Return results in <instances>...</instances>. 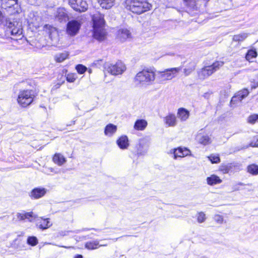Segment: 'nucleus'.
Segmentation results:
<instances>
[{"mask_svg": "<svg viewBox=\"0 0 258 258\" xmlns=\"http://www.w3.org/2000/svg\"><path fill=\"white\" fill-rule=\"evenodd\" d=\"M155 80L156 71L146 69L137 74L134 78V82L137 86L147 87L153 85Z\"/></svg>", "mask_w": 258, "mask_h": 258, "instance_id": "1", "label": "nucleus"}, {"mask_svg": "<svg viewBox=\"0 0 258 258\" xmlns=\"http://www.w3.org/2000/svg\"><path fill=\"white\" fill-rule=\"evenodd\" d=\"M92 21L94 38L99 41L104 40L106 37V32L104 28L105 25L104 16L97 12L93 15Z\"/></svg>", "mask_w": 258, "mask_h": 258, "instance_id": "2", "label": "nucleus"}, {"mask_svg": "<svg viewBox=\"0 0 258 258\" xmlns=\"http://www.w3.org/2000/svg\"><path fill=\"white\" fill-rule=\"evenodd\" d=\"M124 7L134 13L140 14L150 10L152 5L143 0H125Z\"/></svg>", "mask_w": 258, "mask_h": 258, "instance_id": "3", "label": "nucleus"}, {"mask_svg": "<svg viewBox=\"0 0 258 258\" xmlns=\"http://www.w3.org/2000/svg\"><path fill=\"white\" fill-rule=\"evenodd\" d=\"M181 70V67H177L165 69L163 71H156V79L159 83H163L175 78Z\"/></svg>", "mask_w": 258, "mask_h": 258, "instance_id": "4", "label": "nucleus"}, {"mask_svg": "<svg viewBox=\"0 0 258 258\" xmlns=\"http://www.w3.org/2000/svg\"><path fill=\"white\" fill-rule=\"evenodd\" d=\"M34 95L31 90H21L19 91L17 101L22 107H26L33 101Z\"/></svg>", "mask_w": 258, "mask_h": 258, "instance_id": "5", "label": "nucleus"}, {"mask_svg": "<svg viewBox=\"0 0 258 258\" xmlns=\"http://www.w3.org/2000/svg\"><path fill=\"white\" fill-rule=\"evenodd\" d=\"M104 69L105 72L112 75H120L126 70L125 65L121 61H118L115 64L106 62L104 64Z\"/></svg>", "mask_w": 258, "mask_h": 258, "instance_id": "6", "label": "nucleus"}, {"mask_svg": "<svg viewBox=\"0 0 258 258\" xmlns=\"http://www.w3.org/2000/svg\"><path fill=\"white\" fill-rule=\"evenodd\" d=\"M223 64V61H217L211 66L205 67L199 72V76L201 79H204L219 70Z\"/></svg>", "mask_w": 258, "mask_h": 258, "instance_id": "7", "label": "nucleus"}, {"mask_svg": "<svg viewBox=\"0 0 258 258\" xmlns=\"http://www.w3.org/2000/svg\"><path fill=\"white\" fill-rule=\"evenodd\" d=\"M0 1L2 7L5 9H8L11 14H18L21 12L18 0H0Z\"/></svg>", "mask_w": 258, "mask_h": 258, "instance_id": "8", "label": "nucleus"}, {"mask_svg": "<svg viewBox=\"0 0 258 258\" xmlns=\"http://www.w3.org/2000/svg\"><path fill=\"white\" fill-rule=\"evenodd\" d=\"M69 4L74 10L80 12H85L88 7L86 0H69Z\"/></svg>", "mask_w": 258, "mask_h": 258, "instance_id": "9", "label": "nucleus"}, {"mask_svg": "<svg viewBox=\"0 0 258 258\" xmlns=\"http://www.w3.org/2000/svg\"><path fill=\"white\" fill-rule=\"evenodd\" d=\"M5 25L8 27L11 35L14 36H20L22 34L21 26L18 23L12 22L9 20H6Z\"/></svg>", "mask_w": 258, "mask_h": 258, "instance_id": "10", "label": "nucleus"}, {"mask_svg": "<svg viewBox=\"0 0 258 258\" xmlns=\"http://www.w3.org/2000/svg\"><path fill=\"white\" fill-rule=\"evenodd\" d=\"M81 25V22L77 20H74L69 21L67 24V33L71 36L76 35L78 33Z\"/></svg>", "mask_w": 258, "mask_h": 258, "instance_id": "11", "label": "nucleus"}, {"mask_svg": "<svg viewBox=\"0 0 258 258\" xmlns=\"http://www.w3.org/2000/svg\"><path fill=\"white\" fill-rule=\"evenodd\" d=\"M117 38L121 42H124L128 39L132 38V33L126 28H120L117 32Z\"/></svg>", "mask_w": 258, "mask_h": 258, "instance_id": "12", "label": "nucleus"}, {"mask_svg": "<svg viewBox=\"0 0 258 258\" xmlns=\"http://www.w3.org/2000/svg\"><path fill=\"white\" fill-rule=\"evenodd\" d=\"M47 191V189L43 187L35 188L30 193V196L31 198L38 199L43 197Z\"/></svg>", "mask_w": 258, "mask_h": 258, "instance_id": "13", "label": "nucleus"}, {"mask_svg": "<svg viewBox=\"0 0 258 258\" xmlns=\"http://www.w3.org/2000/svg\"><path fill=\"white\" fill-rule=\"evenodd\" d=\"M44 30L49 35L50 38L54 42H56L58 40V32L56 29L50 25H45Z\"/></svg>", "mask_w": 258, "mask_h": 258, "instance_id": "14", "label": "nucleus"}, {"mask_svg": "<svg viewBox=\"0 0 258 258\" xmlns=\"http://www.w3.org/2000/svg\"><path fill=\"white\" fill-rule=\"evenodd\" d=\"M173 153L174 154V158L176 159L178 157H184L190 155V151L187 148H182L181 147H179L174 149Z\"/></svg>", "mask_w": 258, "mask_h": 258, "instance_id": "15", "label": "nucleus"}, {"mask_svg": "<svg viewBox=\"0 0 258 258\" xmlns=\"http://www.w3.org/2000/svg\"><path fill=\"white\" fill-rule=\"evenodd\" d=\"M165 124L168 126L174 127L177 124V119L176 115L173 113H169L164 119Z\"/></svg>", "mask_w": 258, "mask_h": 258, "instance_id": "16", "label": "nucleus"}, {"mask_svg": "<svg viewBox=\"0 0 258 258\" xmlns=\"http://www.w3.org/2000/svg\"><path fill=\"white\" fill-rule=\"evenodd\" d=\"M196 140L199 143L203 145H209L212 142V140L208 135L202 133H199L197 135Z\"/></svg>", "mask_w": 258, "mask_h": 258, "instance_id": "17", "label": "nucleus"}, {"mask_svg": "<svg viewBox=\"0 0 258 258\" xmlns=\"http://www.w3.org/2000/svg\"><path fill=\"white\" fill-rule=\"evenodd\" d=\"M249 94V91L247 89H244L237 93L236 95L232 98L231 102L235 103L237 101H241Z\"/></svg>", "mask_w": 258, "mask_h": 258, "instance_id": "18", "label": "nucleus"}, {"mask_svg": "<svg viewBox=\"0 0 258 258\" xmlns=\"http://www.w3.org/2000/svg\"><path fill=\"white\" fill-rule=\"evenodd\" d=\"M66 10L63 8H58L55 13V18L59 22L66 21L68 19Z\"/></svg>", "mask_w": 258, "mask_h": 258, "instance_id": "19", "label": "nucleus"}, {"mask_svg": "<svg viewBox=\"0 0 258 258\" xmlns=\"http://www.w3.org/2000/svg\"><path fill=\"white\" fill-rule=\"evenodd\" d=\"M118 147L122 150L126 149L129 146L128 138L126 136H121L116 141Z\"/></svg>", "mask_w": 258, "mask_h": 258, "instance_id": "20", "label": "nucleus"}, {"mask_svg": "<svg viewBox=\"0 0 258 258\" xmlns=\"http://www.w3.org/2000/svg\"><path fill=\"white\" fill-rule=\"evenodd\" d=\"M177 115L181 121H185L189 117V112L184 108H180L178 109Z\"/></svg>", "mask_w": 258, "mask_h": 258, "instance_id": "21", "label": "nucleus"}, {"mask_svg": "<svg viewBox=\"0 0 258 258\" xmlns=\"http://www.w3.org/2000/svg\"><path fill=\"white\" fill-rule=\"evenodd\" d=\"M38 221L37 225L40 229L43 230L46 229L51 226V223L49 221V219H43L40 218Z\"/></svg>", "mask_w": 258, "mask_h": 258, "instance_id": "22", "label": "nucleus"}, {"mask_svg": "<svg viewBox=\"0 0 258 258\" xmlns=\"http://www.w3.org/2000/svg\"><path fill=\"white\" fill-rule=\"evenodd\" d=\"M53 162L58 166H61L67 161L66 158L60 153H56L53 157Z\"/></svg>", "mask_w": 258, "mask_h": 258, "instance_id": "23", "label": "nucleus"}, {"mask_svg": "<svg viewBox=\"0 0 258 258\" xmlns=\"http://www.w3.org/2000/svg\"><path fill=\"white\" fill-rule=\"evenodd\" d=\"M107 244L99 245V241L97 240L88 241L85 243V247L90 250L95 249L99 246H106Z\"/></svg>", "mask_w": 258, "mask_h": 258, "instance_id": "24", "label": "nucleus"}, {"mask_svg": "<svg viewBox=\"0 0 258 258\" xmlns=\"http://www.w3.org/2000/svg\"><path fill=\"white\" fill-rule=\"evenodd\" d=\"M117 131V126L112 123L107 124L104 130V134L108 137L112 136Z\"/></svg>", "mask_w": 258, "mask_h": 258, "instance_id": "25", "label": "nucleus"}, {"mask_svg": "<svg viewBox=\"0 0 258 258\" xmlns=\"http://www.w3.org/2000/svg\"><path fill=\"white\" fill-rule=\"evenodd\" d=\"M147 121L145 119H138L135 123L134 128L138 131H143L147 126Z\"/></svg>", "mask_w": 258, "mask_h": 258, "instance_id": "26", "label": "nucleus"}, {"mask_svg": "<svg viewBox=\"0 0 258 258\" xmlns=\"http://www.w3.org/2000/svg\"><path fill=\"white\" fill-rule=\"evenodd\" d=\"M100 6L103 9H109L114 4L115 0H97Z\"/></svg>", "mask_w": 258, "mask_h": 258, "instance_id": "27", "label": "nucleus"}, {"mask_svg": "<svg viewBox=\"0 0 258 258\" xmlns=\"http://www.w3.org/2000/svg\"><path fill=\"white\" fill-rule=\"evenodd\" d=\"M207 182L209 185H213L220 183L222 182V180L218 176L215 175H212L211 176L207 177Z\"/></svg>", "mask_w": 258, "mask_h": 258, "instance_id": "28", "label": "nucleus"}, {"mask_svg": "<svg viewBox=\"0 0 258 258\" xmlns=\"http://www.w3.org/2000/svg\"><path fill=\"white\" fill-rule=\"evenodd\" d=\"M196 68V64L193 62H189L186 68L184 69V74L185 76L190 75Z\"/></svg>", "mask_w": 258, "mask_h": 258, "instance_id": "29", "label": "nucleus"}, {"mask_svg": "<svg viewBox=\"0 0 258 258\" xmlns=\"http://www.w3.org/2000/svg\"><path fill=\"white\" fill-rule=\"evenodd\" d=\"M247 36L248 34L245 33L235 35L233 37V40L236 42L243 41L247 37Z\"/></svg>", "mask_w": 258, "mask_h": 258, "instance_id": "30", "label": "nucleus"}, {"mask_svg": "<svg viewBox=\"0 0 258 258\" xmlns=\"http://www.w3.org/2000/svg\"><path fill=\"white\" fill-rule=\"evenodd\" d=\"M248 172L253 175L258 174V166L255 164H251L247 167Z\"/></svg>", "mask_w": 258, "mask_h": 258, "instance_id": "31", "label": "nucleus"}, {"mask_svg": "<svg viewBox=\"0 0 258 258\" xmlns=\"http://www.w3.org/2000/svg\"><path fill=\"white\" fill-rule=\"evenodd\" d=\"M68 54L66 52L61 53L55 56V60L57 62H61L67 58Z\"/></svg>", "mask_w": 258, "mask_h": 258, "instance_id": "32", "label": "nucleus"}, {"mask_svg": "<svg viewBox=\"0 0 258 258\" xmlns=\"http://www.w3.org/2000/svg\"><path fill=\"white\" fill-rule=\"evenodd\" d=\"M257 56V52L255 50H249L246 53L245 56V58L246 60L248 61H250L253 58L256 57Z\"/></svg>", "mask_w": 258, "mask_h": 258, "instance_id": "33", "label": "nucleus"}, {"mask_svg": "<svg viewBox=\"0 0 258 258\" xmlns=\"http://www.w3.org/2000/svg\"><path fill=\"white\" fill-rule=\"evenodd\" d=\"M212 163H218L220 162V159L217 154H211L208 157Z\"/></svg>", "mask_w": 258, "mask_h": 258, "instance_id": "34", "label": "nucleus"}, {"mask_svg": "<svg viewBox=\"0 0 258 258\" xmlns=\"http://www.w3.org/2000/svg\"><path fill=\"white\" fill-rule=\"evenodd\" d=\"M27 242L29 244L34 246L38 243V240L36 237L32 236L28 238Z\"/></svg>", "mask_w": 258, "mask_h": 258, "instance_id": "35", "label": "nucleus"}, {"mask_svg": "<svg viewBox=\"0 0 258 258\" xmlns=\"http://www.w3.org/2000/svg\"><path fill=\"white\" fill-rule=\"evenodd\" d=\"M30 23L35 27H39L41 23V19L39 17L34 16V18L30 21Z\"/></svg>", "mask_w": 258, "mask_h": 258, "instance_id": "36", "label": "nucleus"}, {"mask_svg": "<svg viewBox=\"0 0 258 258\" xmlns=\"http://www.w3.org/2000/svg\"><path fill=\"white\" fill-rule=\"evenodd\" d=\"M76 69L77 72L81 74H84L87 70L86 67L82 64H78L76 66Z\"/></svg>", "mask_w": 258, "mask_h": 258, "instance_id": "37", "label": "nucleus"}, {"mask_svg": "<svg viewBox=\"0 0 258 258\" xmlns=\"http://www.w3.org/2000/svg\"><path fill=\"white\" fill-rule=\"evenodd\" d=\"M258 119V115L257 114H253L250 115L247 119L248 122L253 124L255 122L256 120Z\"/></svg>", "mask_w": 258, "mask_h": 258, "instance_id": "38", "label": "nucleus"}, {"mask_svg": "<svg viewBox=\"0 0 258 258\" xmlns=\"http://www.w3.org/2000/svg\"><path fill=\"white\" fill-rule=\"evenodd\" d=\"M76 78V75L74 74H69L67 76V80L70 83L74 82Z\"/></svg>", "mask_w": 258, "mask_h": 258, "instance_id": "39", "label": "nucleus"}, {"mask_svg": "<svg viewBox=\"0 0 258 258\" xmlns=\"http://www.w3.org/2000/svg\"><path fill=\"white\" fill-rule=\"evenodd\" d=\"M197 219L199 223H203L206 219L205 214L203 212L199 213Z\"/></svg>", "mask_w": 258, "mask_h": 258, "instance_id": "40", "label": "nucleus"}, {"mask_svg": "<svg viewBox=\"0 0 258 258\" xmlns=\"http://www.w3.org/2000/svg\"><path fill=\"white\" fill-rule=\"evenodd\" d=\"M30 218H32L33 219L36 218V216L33 214V212H28L25 213V218L26 219H28L29 221H32L31 220H30Z\"/></svg>", "mask_w": 258, "mask_h": 258, "instance_id": "41", "label": "nucleus"}, {"mask_svg": "<svg viewBox=\"0 0 258 258\" xmlns=\"http://www.w3.org/2000/svg\"><path fill=\"white\" fill-rule=\"evenodd\" d=\"M215 221L219 224H221L223 222V217L220 215H216L214 217Z\"/></svg>", "mask_w": 258, "mask_h": 258, "instance_id": "42", "label": "nucleus"}, {"mask_svg": "<svg viewBox=\"0 0 258 258\" xmlns=\"http://www.w3.org/2000/svg\"><path fill=\"white\" fill-rule=\"evenodd\" d=\"M244 184L242 182H238L235 185H234L232 187L233 191H237L240 190V186L243 185Z\"/></svg>", "mask_w": 258, "mask_h": 258, "instance_id": "43", "label": "nucleus"}, {"mask_svg": "<svg viewBox=\"0 0 258 258\" xmlns=\"http://www.w3.org/2000/svg\"><path fill=\"white\" fill-rule=\"evenodd\" d=\"M44 172L46 174H50L51 172L56 173V172L55 171V170L52 168H48L46 169H44Z\"/></svg>", "mask_w": 258, "mask_h": 258, "instance_id": "44", "label": "nucleus"}, {"mask_svg": "<svg viewBox=\"0 0 258 258\" xmlns=\"http://www.w3.org/2000/svg\"><path fill=\"white\" fill-rule=\"evenodd\" d=\"M17 218L20 220H24L26 219L25 213H17Z\"/></svg>", "mask_w": 258, "mask_h": 258, "instance_id": "45", "label": "nucleus"}, {"mask_svg": "<svg viewBox=\"0 0 258 258\" xmlns=\"http://www.w3.org/2000/svg\"><path fill=\"white\" fill-rule=\"evenodd\" d=\"M249 146L251 147H258V140L255 143L251 142Z\"/></svg>", "mask_w": 258, "mask_h": 258, "instance_id": "46", "label": "nucleus"}, {"mask_svg": "<svg viewBox=\"0 0 258 258\" xmlns=\"http://www.w3.org/2000/svg\"><path fill=\"white\" fill-rule=\"evenodd\" d=\"M147 141L144 139L141 140L139 142V146L143 145L144 144H146Z\"/></svg>", "mask_w": 258, "mask_h": 258, "instance_id": "47", "label": "nucleus"}, {"mask_svg": "<svg viewBox=\"0 0 258 258\" xmlns=\"http://www.w3.org/2000/svg\"><path fill=\"white\" fill-rule=\"evenodd\" d=\"M257 87H258V82H256V83H254L253 85H251L252 89H255Z\"/></svg>", "mask_w": 258, "mask_h": 258, "instance_id": "48", "label": "nucleus"}, {"mask_svg": "<svg viewBox=\"0 0 258 258\" xmlns=\"http://www.w3.org/2000/svg\"><path fill=\"white\" fill-rule=\"evenodd\" d=\"M3 18H4V16L3 15L2 13L0 11V21H2V22H3Z\"/></svg>", "mask_w": 258, "mask_h": 258, "instance_id": "49", "label": "nucleus"}, {"mask_svg": "<svg viewBox=\"0 0 258 258\" xmlns=\"http://www.w3.org/2000/svg\"><path fill=\"white\" fill-rule=\"evenodd\" d=\"M75 258H83V256L82 255H78L75 257Z\"/></svg>", "mask_w": 258, "mask_h": 258, "instance_id": "50", "label": "nucleus"}, {"mask_svg": "<svg viewBox=\"0 0 258 258\" xmlns=\"http://www.w3.org/2000/svg\"><path fill=\"white\" fill-rule=\"evenodd\" d=\"M184 1H185V2H191V1H192V0H184Z\"/></svg>", "mask_w": 258, "mask_h": 258, "instance_id": "51", "label": "nucleus"}]
</instances>
